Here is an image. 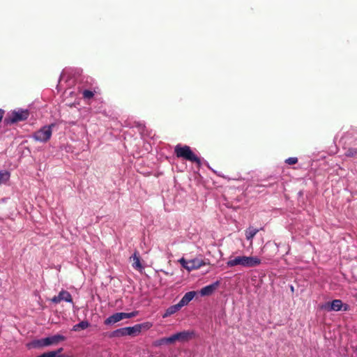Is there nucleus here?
<instances>
[{
  "mask_svg": "<svg viewBox=\"0 0 357 357\" xmlns=\"http://www.w3.org/2000/svg\"><path fill=\"white\" fill-rule=\"evenodd\" d=\"M261 264V260L257 257L236 256L231 257L227 262L228 267L241 266L245 268L255 267Z\"/></svg>",
  "mask_w": 357,
  "mask_h": 357,
  "instance_id": "nucleus-1",
  "label": "nucleus"
},
{
  "mask_svg": "<svg viewBox=\"0 0 357 357\" xmlns=\"http://www.w3.org/2000/svg\"><path fill=\"white\" fill-rule=\"evenodd\" d=\"M66 337L60 334H56L52 336L36 340L31 343L33 347H46L52 345H56L59 343L66 340Z\"/></svg>",
  "mask_w": 357,
  "mask_h": 357,
  "instance_id": "nucleus-2",
  "label": "nucleus"
},
{
  "mask_svg": "<svg viewBox=\"0 0 357 357\" xmlns=\"http://www.w3.org/2000/svg\"><path fill=\"white\" fill-rule=\"evenodd\" d=\"M178 262L188 272L197 270L206 264H209V262L199 258H195L191 260H186L184 258H181L178 260Z\"/></svg>",
  "mask_w": 357,
  "mask_h": 357,
  "instance_id": "nucleus-3",
  "label": "nucleus"
},
{
  "mask_svg": "<svg viewBox=\"0 0 357 357\" xmlns=\"http://www.w3.org/2000/svg\"><path fill=\"white\" fill-rule=\"evenodd\" d=\"M29 115L27 109H15L8 114L5 121L8 123H14L26 119Z\"/></svg>",
  "mask_w": 357,
  "mask_h": 357,
  "instance_id": "nucleus-4",
  "label": "nucleus"
},
{
  "mask_svg": "<svg viewBox=\"0 0 357 357\" xmlns=\"http://www.w3.org/2000/svg\"><path fill=\"white\" fill-rule=\"evenodd\" d=\"M175 152L178 157H181L198 163L199 162V159L192 153L190 148L188 146H181L178 145L175 147Z\"/></svg>",
  "mask_w": 357,
  "mask_h": 357,
  "instance_id": "nucleus-5",
  "label": "nucleus"
},
{
  "mask_svg": "<svg viewBox=\"0 0 357 357\" xmlns=\"http://www.w3.org/2000/svg\"><path fill=\"white\" fill-rule=\"evenodd\" d=\"M137 314V312H132L130 313L126 312H117L111 316H109L107 319L105 320V324L111 325L116 324L124 319H130L135 317Z\"/></svg>",
  "mask_w": 357,
  "mask_h": 357,
  "instance_id": "nucleus-6",
  "label": "nucleus"
},
{
  "mask_svg": "<svg viewBox=\"0 0 357 357\" xmlns=\"http://www.w3.org/2000/svg\"><path fill=\"white\" fill-rule=\"evenodd\" d=\"M321 308L328 312L340 311L342 310L347 311L348 310V305L347 304H343L342 301L337 299L331 303H326L321 306Z\"/></svg>",
  "mask_w": 357,
  "mask_h": 357,
  "instance_id": "nucleus-7",
  "label": "nucleus"
},
{
  "mask_svg": "<svg viewBox=\"0 0 357 357\" xmlns=\"http://www.w3.org/2000/svg\"><path fill=\"white\" fill-rule=\"evenodd\" d=\"M52 132V126H44L34 133L33 138L36 141L45 142L51 137Z\"/></svg>",
  "mask_w": 357,
  "mask_h": 357,
  "instance_id": "nucleus-8",
  "label": "nucleus"
},
{
  "mask_svg": "<svg viewBox=\"0 0 357 357\" xmlns=\"http://www.w3.org/2000/svg\"><path fill=\"white\" fill-rule=\"evenodd\" d=\"M178 342H186L193 338L195 333L192 331H183L176 333Z\"/></svg>",
  "mask_w": 357,
  "mask_h": 357,
  "instance_id": "nucleus-9",
  "label": "nucleus"
},
{
  "mask_svg": "<svg viewBox=\"0 0 357 357\" xmlns=\"http://www.w3.org/2000/svg\"><path fill=\"white\" fill-rule=\"evenodd\" d=\"M220 285V282L216 281L214 283L207 285L199 291V294L202 296H210L214 293V291L218 289Z\"/></svg>",
  "mask_w": 357,
  "mask_h": 357,
  "instance_id": "nucleus-10",
  "label": "nucleus"
},
{
  "mask_svg": "<svg viewBox=\"0 0 357 357\" xmlns=\"http://www.w3.org/2000/svg\"><path fill=\"white\" fill-rule=\"evenodd\" d=\"M122 335H137L141 332L137 324L132 327H126L120 330Z\"/></svg>",
  "mask_w": 357,
  "mask_h": 357,
  "instance_id": "nucleus-11",
  "label": "nucleus"
},
{
  "mask_svg": "<svg viewBox=\"0 0 357 357\" xmlns=\"http://www.w3.org/2000/svg\"><path fill=\"white\" fill-rule=\"evenodd\" d=\"M197 292L195 291H188L182 297L178 303L181 307L185 306L194 298Z\"/></svg>",
  "mask_w": 357,
  "mask_h": 357,
  "instance_id": "nucleus-12",
  "label": "nucleus"
},
{
  "mask_svg": "<svg viewBox=\"0 0 357 357\" xmlns=\"http://www.w3.org/2000/svg\"><path fill=\"white\" fill-rule=\"evenodd\" d=\"M181 308V307L179 305L178 303L176 304V305H172L170 306L169 307H168L165 314H163V317L164 318H166L167 317H169L171 316L172 314L176 313V312H178L180 309Z\"/></svg>",
  "mask_w": 357,
  "mask_h": 357,
  "instance_id": "nucleus-13",
  "label": "nucleus"
},
{
  "mask_svg": "<svg viewBox=\"0 0 357 357\" xmlns=\"http://www.w3.org/2000/svg\"><path fill=\"white\" fill-rule=\"evenodd\" d=\"M130 259L132 261V266L137 270L141 271L143 267L142 266V264L140 262L139 257L135 253L131 257Z\"/></svg>",
  "mask_w": 357,
  "mask_h": 357,
  "instance_id": "nucleus-14",
  "label": "nucleus"
},
{
  "mask_svg": "<svg viewBox=\"0 0 357 357\" xmlns=\"http://www.w3.org/2000/svg\"><path fill=\"white\" fill-rule=\"evenodd\" d=\"M10 172L6 170L0 171V185L6 183L10 178Z\"/></svg>",
  "mask_w": 357,
  "mask_h": 357,
  "instance_id": "nucleus-15",
  "label": "nucleus"
},
{
  "mask_svg": "<svg viewBox=\"0 0 357 357\" xmlns=\"http://www.w3.org/2000/svg\"><path fill=\"white\" fill-rule=\"evenodd\" d=\"M89 326V323L86 321H83L79 323L78 324L75 325L73 327V331H79L80 330L86 329Z\"/></svg>",
  "mask_w": 357,
  "mask_h": 357,
  "instance_id": "nucleus-16",
  "label": "nucleus"
},
{
  "mask_svg": "<svg viewBox=\"0 0 357 357\" xmlns=\"http://www.w3.org/2000/svg\"><path fill=\"white\" fill-rule=\"evenodd\" d=\"M59 295L60 296L61 301H67V302H71L72 301L71 296H70V294L68 291H61L59 293Z\"/></svg>",
  "mask_w": 357,
  "mask_h": 357,
  "instance_id": "nucleus-17",
  "label": "nucleus"
},
{
  "mask_svg": "<svg viewBox=\"0 0 357 357\" xmlns=\"http://www.w3.org/2000/svg\"><path fill=\"white\" fill-rule=\"evenodd\" d=\"M258 230L255 228H249L245 233L246 238L251 240L257 233Z\"/></svg>",
  "mask_w": 357,
  "mask_h": 357,
  "instance_id": "nucleus-18",
  "label": "nucleus"
},
{
  "mask_svg": "<svg viewBox=\"0 0 357 357\" xmlns=\"http://www.w3.org/2000/svg\"><path fill=\"white\" fill-rule=\"evenodd\" d=\"M137 325L139 326L140 332H142V331H147L153 326V324L149 321Z\"/></svg>",
  "mask_w": 357,
  "mask_h": 357,
  "instance_id": "nucleus-19",
  "label": "nucleus"
},
{
  "mask_svg": "<svg viewBox=\"0 0 357 357\" xmlns=\"http://www.w3.org/2000/svg\"><path fill=\"white\" fill-rule=\"evenodd\" d=\"M153 345L155 347H160L162 345H169L167 337H163L154 342Z\"/></svg>",
  "mask_w": 357,
  "mask_h": 357,
  "instance_id": "nucleus-20",
  "label": "nucleus"
},
{
  "mask_svg": "<svg viewBox=\"0 0 357 357\" xmlns=\"http://www.w3.org/2000/svg\"><path fill=\"white\" fill-rule=\"evenodd\" d=\"M168 344H174L178 342L176 333L167 337Z\"/></svg>",
  "mask_w": 357,
  "mask_h": 357,
  "instance_id": "nucleus-21",
  "label": "nucleus"
},
{
  "mask_svg": "<svg viewBox=\"0 0 357 357\" xmlns=\"http://www.w3.org/2000/svg\"><path fill=\"white\" fill-rule=\"evenodd\" d=\"M83 95H84V98H90L93 96V93L92 91L86 90V91H84Z\"/></svg>",
  "mask_w": 357,
  "mask_h": 357,
  "instance_id": "nucleus-22",
  "label": "nucleus"
},
{
  "mask_svg": "<svg viewBox=\"0 0 357 357\" xmlns=\"http://www.w3.org/2000/svg\"><path fill=\"white\" fill-rule=\"evenodd\" d=\"M297 162H298V159L296 158H289L286 160V162L289 165L296 164Z\"/></svg>",
  "mask_w": 357,
  "mask_h": 357,
  "instance_id": "nucleus-23",
  "label": "nucleus"
},
{
  "mask_svg": "<svg viewBox=\"0 0 357 357\" xmlns=\"http://www.w3.org/2000/svg\"><path fill=\"white\" fill-rule=\"evenodd\" d=\"M52 301L55 303H58L59 302H61V300H60V296L59 295H58L57 296H54V298H52Z\"/></svg>",
  "mask_w": 357,
  "mask_h": 357,
  "instance_id": "nucleus-24",
  "label": "nucleus"
},
{
  "mask_svg": "<svg viewBox=\"0 0 357 357\" xmlns=\"http://www.w3.org/2000/svg\"><path fill=\"white\" fill-rule=\"evenodd\" d=\"M3 114H4V111L2 109H0V121H1V119L3 118Z\"/></svg>",
  "mask_w": 357,
  "mask_h": 357,
  "instance_id": "nucleus-25",
  "label": "nucleus"
},
{
  "mask_svg": "<svg viewBox=\"0 0 357 357\" xmlns=\"http://www.w3.org/2000/svg\"><path fill=\"white\" fill-rule=\"evenodd\" d=\"M291 290L293 291H294V287H291Z\"/></svg>",
  "mask_w": 357,
  "mask_h": 357,
  "instance_id": "nucleus-26",
  "label": "nucleus"
}]
</instances>
